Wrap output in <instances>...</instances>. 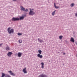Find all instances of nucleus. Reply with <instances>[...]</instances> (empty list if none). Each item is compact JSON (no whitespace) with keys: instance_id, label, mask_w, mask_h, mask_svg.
<instances>
[{"instance_id":"nucleus-1","label":"nucleus","mask_w":77,"mask_h":77,"mask_svg":"<svg viewBox=\"0 0 77 77\" xmlns=\"http://www.w3.org/2000/svg\"><path fill=\"white\" fill-rule=\"evenodd\" d=\"M8 33H9V34H11L12 33H14V29H11V27H10L8 28Z\"/></svg>"},{"instance_id":"nucleus-2","label":"nucleus","mask_w":77,"mask_h":77,"mask_svg":"<svg viewBox=\"0 0 77 77\" xmlns=\"http://www.w3.org/2000/svg\"><path fill=\"white\" fill-rule=\"evenodd\" d=\"M30 11L29 13V14L31 15H34L35 14V12H33V11H32L31 10V9H30Z\"/></svg>"},{"instance_id":"nucleus-3","label":"nucleus","mask_w":77,"mask_h":77,"mask_svg":"<svg viewBox=\"0 0 77 77\" xmlns=\"http://www.w3.org/2000/svg\"><path fill=\"white\" fill-rule=\"evenodd\" d=\"M12 21H18L20 20V18H18L13 17L12 18Z\"/></svg>"},{"instance_id":"nucleus-4","label":"nucleus","mask_w":77,"mask_h":77,"mask_svg":"<svg viewBox=\"0 0 77 77\" xmlns=\"http://www.w3.org/2000/svg\"><path fill=\"white\" fill-rule=\"evenodd\" d=\"M8 72L10 73L11 75H13L14 76H15V74L13 72H12V71H8Z\"/></svg>"},{"instance_id":"nucleus-5","label":"nucleus","mask_w":77,"mask_h":77,"mask_svg":"<svg viewBox=\"0 0 77 77\" xmlns=\"http://www.w3.org/2000/svg\"><path fill=\"white\" fill-rule=\"evenodd\" d=\"M23 72L24 74H26V73H27V70H26V68L25 67L24 69H23Z\"/></svg>"},{"instance_id":"nucleus-6","label":"nucleus","mask_w":77,"mask_h":77,"mask_svg":"<svg viewBox=\"0 0 77 77\" xmlns=\"http://www.w3.org/2000/svg\"><path fill=\"white\" fill-rule=\"evenodd\" d=\"M12 54V53L11 52H9L7 54V55L8 57H11V55Z\"/></svg>"},{"instance_id":"nucleus-7","label":"nucleus","mask_w":77,"mask_h":77,"mask_svg":"<svg viewBox=\"0 0 77 77\" xmlns=\"http://www.w3.org/2000/svg\"><path fill=\"white\" fill-rule=\"evenodd\" d=\"M37 56L38 57H40V59H42V57H43L42 55H41V54H38Z\"/></svg>"},{"instance_id":"nucleus-8","label":"nucleus","mask_w":77,"mask_h":77,"mask_svg":"<svg viewBox=\"0 0 77 77\" xmlns=\"http://www.w3.org/2000/svg\"><path fill=\"white\" fill-rule=\"evenodd\" d=\"M70 41L73 43L75 41L74 39V38L71 37L70 40Z\"/></svg>"},{"instance_id":"nucleus-9","label":"nucleus","mask_w":77,"mask_h":77,"mask_svg":"<svg viewBox=\"0 0 77 77\" xmlns=\"http://www.w3.org/2000/svg\"><path fill=\"white\" fill-rule=\"evenodd\" d=\"M17 55L18 57H21V55H22V54L20 52H19L17 54Z\"/></svg>"},{"instance_id":"nucleus-10","label":"nucleus","mask_w":77,"mask_h":77,"mask_svg":"<svg viewBox=\"0 0 77 77\" xmlns=\"http://www.w3.org/2000/svg\"><path fill=\"white\" fill-rule=\"evenodd\" d=\"M39 77H47V76L45 75H44V74H42V75H40L39 76Z\"/></svg>"},{"instance_id":"nucleus-11","label":"nucleus","mask_w":77,"mask_h":77,"mask_svg":"<svg viewBox=\"0 0 77 77\" xmlns=\"http://www.w3.org/2000/svg\"><path fill=\"white\" fill-rule=\"evenodd\" d=\"M20 8L23 11H25V8L22 6H20Z\"/></svg>"},{"instance_id":"nucleus-12","label":"nucleus","mask_w":77,"mask_h":77,"mask_svg":"<svg viewBox=\"0 0 77 77\" xmlns=\"http://www.w3.org/2000/svg\"><path fill=\"white\" fill-rule=\"evenodd\" d=\"M54 6L56 9H59V7H57L56 5V4L55 3H54Z\"/></svg>"},{"instance_id":"nucleus-13","label":"nucleus","mask_w":77,"mask_h":77,"mask_svg":"<svg viewBox=\"0 0 77 77\" xmlns=\"http://www.w3.org/2000/svg\"><path fill=\"white\" fill-rule=\"evenodd\" d=\"M41 65H42V68H44V63H41Z\"/></svg>"},{"instance_id":"nucleus-14","label":"nucleus","mask_w":77,"mask_h":77,"mask_svg":"<svg viewBox=\"0 0 77 77\" xmlns=\"http://www.w3.org/2000/svg\"><path fill=\"white\" fill-rule=\"evenodd\" d=\"M38 41L40 42H43L42 40H41L40 38L38 39Z\"/></svg>"},{"instance_id":"nucleus-15","label":"nucleus","mask_w":77,"mask_h":77,"mask_svg":"<svg viewBox=\"0 0 77 77\" xmlns=\"http://www.w3.org/2000/svg\"><path fill=\"white\" fill-rule=\"evenodd\" d=\"M2 77H4L5 75H6L3 73H2Z\"/></svg>"},{"instance_id":"nucleus-16","label":"nucleus","mask_w":77,"mask_h":77,"mask_svg":"<svg viewBox=\"0 0 77 77\" xmlns=\"http://www.w3.org/2000/svg\"><path fill=\"white\" fill-rule=\"evenodd\" d=\"M56 11L55 10L54 11L52 12V15L53 16L54 15V14H55V12H56Z\"/></svg>"},{"instance_id":"nucleus-17","label":"nucleus","mask_w":77,"mask_h":77,"mask_svg":"<svg viewBox=\"0 0 77 77\" xmlns=\"http://www.w3.org/2000/svg\"><path fill=\"white\" fill-rule=\"evenodd\" d=\"M10 50V48L8 46L6 48V50Z\"/></svg>"},{"instance_id":"nucleus-18","label":"nucleus","mask_w":77,"mask_h":77,"mask_svg":"<svg viewBox=\"0 0 77 77\" xmlns=\"http://www.w3.org/2000/svg\"><path fill=\"white\" fill-rule=\"evenodd\" d=\"M24 16L21 17H20V19H19V20H23L24 19Z\"/></svg>"},{"instance_id":"nucleus-19","label":"nucleus","mask_w":77,"mask_h":77,"mask_svg":"<svg viewBox=\"0 0 77 77\" xmlns=\"http://www.w3.org/2000/svg\"><path fill=\"white\" fill-rule=\"evenodd\" d=\"M38 52L39 53V54H41L42 53V51H41V50H39L38 51Z\"/></svg>"},{"instance_id":"nucleus-20","label":"nucleus","mask_w":77,"mask_h":77,"mask_svg":"<svg viewBox=\"0 0 77 77\" xmlns=\"http://www.w3.org/2000/svg\"><path fill=\"white\" fill-rule=\"evenodd\" d=\"M62 38H63V36L61 35L59 36V38L60 39H62Z\"/></svg>"},{"instance_id":"nucleus-21","label":"nucleus","mask_w":77,"mask_h":77,"mask_svg":"<svg viewBox=\"0 0 77 77\" xmlns=\"http://www.w3.org/2000/svg\"><path fill=\"white\" fill-rule=\"evenodd\" d=\"M18 35L19 36H21V35H22V33H18Z\"/></svg>"},{"instance_id":"nucleus-22","label":"nucleus","mask_w":77,"mask_h":77,"mask_svg":"<svg viewBox=\"0 0 77 77\" xmlns=\"http://www.w3.org/2000/svg\"><path fill=\"white\" fill-rule=\"evenodd\" d=\"M5 77H11L10 75H7L5 76Z\"/></svg>"},{"instance_id":"nucleus-23","label":"nucleus","mask_w":77,"mask_h":77,"mask_svg":"<svg viewBox=\"0 0 77 77\" xmlns=\"http://www.w3.org/2000/svg\"><path fill=\"white\" fill-rule=\"evenodd\" d=\"M19 43H22V40H20L19 41Z\"/></svg>"},{"instance_id":"nucleus-24","label":"nucleus","mask_w":77,"mask_h":77,"mask_svg":"<svg viewBox=\"0 0 77 77\" xmlns=\"http://www.w3.org/2000/svg\"><path fill=\"white\" fill-rule=\"evenodd\" d=\"M70 6L71 7H72V6H74V4L73 3Z\"/></svg>"},{"instance_id":"nucleus-25","label":"nucleus","mask_w":77,"mask_h":77,"mask_svg":"<svg viewBox=\"0 0 77 77\" xmlns=\"http://www.w3.org/2000/svg\"><path fill=\"white\" fill-rule=\"evenodd\" d=\"M25 11H26V12H28L29 11V10L28 9H26V10H25Z\"/></svg>"},{"instance_id":"nucleus-26","label":"nucleus","mask_w":77,"mask_h":77,"mask_svg":"<svg viewBox=\"0 0 77 77\" xmlns=\"http://www.w3.org/2000/svg\"><path fill=\"white\" fill-rule=\"evenodd\" d=\"M2 45H3V43L0 44V47H1V46Z\"/></svg>"},{"instance_id":"nucleus-27","label":"nucleus","mask_w":77,"mask_h":77,"mask_svg":"<svg viewBox=\"0 0 77 77\" xmlns=\"http://www.w3.org/2000/svg\"><path fill=\"white\" fill-rule=\"evenodd\" d=\"M75 15L76 17H77V13H76L75 14Z\"/></svg>"},{"instance_id":"nucleus-28","label":"nucleus","mask_w":77,"mask_h":77,"mask_svg":"<svg viewBox=\"0 0 77 77\" xmlns=\"http://www.w3.org/2000/svg\"><path fill=\"white\" fill-rule=\"evenodd\" d=\"M13 1H17V0H12Z\"/></svg>"},{"instance_id":"nucleus-29","label":"nucleus","mask_w":77,"mask_h":77,"mask_svg":"<svg viewBox=\"0 0 77 77\" xmlns=\"http://www.w3.org/2000/svg\"><path fill=\"white\" fill-rule=\"evenodd\" d=\"M63 54H65V53H63Z\"/></svg>"},{"instance_id":"nucleus-30","label":"nucleus","mask_w":77,"mask_h":77,"mask_svg":"<svg viewBox=\"0 0 77 77\" xmlns=\"http://www.w3.org/2000/svg\"><path fill=\"white\" fill-rule=\"evenodd\" d=\"M32 10H33V9H32Z\"/></svg>"}]
</instances>
